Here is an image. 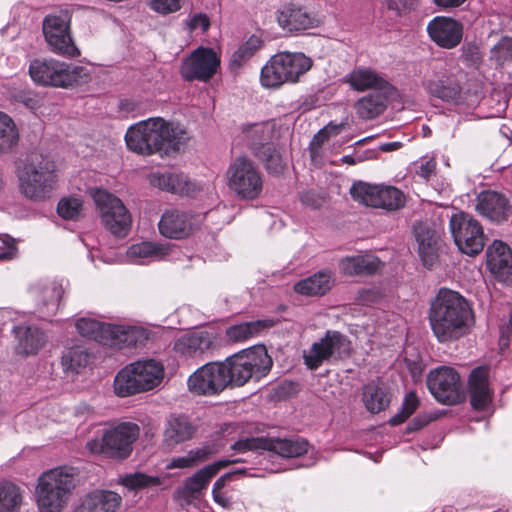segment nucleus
I'll return each instance as SVG.
<instances>
[{"instance_id":"obj_18","label":"nucleus","mask_w":512,"mask_h":512,"mask_svg":"<svg viewBox=\"0 0 512 512\" xmlns=\"http://www.w3.org/2000/svg\"><path fill=\"white\" fill-rule=\"evenodd\" d=\"M422 86L432 98L454 104L461 100V84L443 63L437 62L430 66L423 77Z\"/></svg>"},{"instance_id":"obj_20","label":"nucleus","mask_w":512,"mask_h":512,"mask_svg":"<svg viewBox=\"0 0 512 512\" xmlns=\"http://www.w3.org/2000/svg\"><path fill=\"white\" fill-rule=\"evenodd\" d=\"M220 58L212 48L199 47L182 62L181 76L187 81H208L217 72Z\"/></svg>"},{"instance_id":"obj_19","label":"nucleus","mask_w":512,"mask_h":512,"mask_svg":"<svg viewBox=\"0 0 512 512\" xmlns=\"http://www.w3.org/2000/svg\"><path fill=\"white\" fill-rule=\"evenodd\" d=\"M188 388L196 395L214 396L231 387L223 361L208 362L188 378Z\"/></svg>"},{"instance_id":"obj_12","label":"nucleus","mask_w":512,"mask_h":512,"mask_svg":"<svg viewBox=\"0 0 512 512\" xmlns=\"http://www.w3.org/2000/svg\"><path fill=\"white\" fill-rule=\"evenodd\" d=\"M71 18L70 11L63 9L46 15L42 21V31L49 49L68 58L80 55L71 36Z\"/></svg>"},{"instance_id":"obj_2","label":"nucleus","mask_w":512,"mask_h":512,"mask_svg":"<svg viewBox=\"0 0 512 512\" xmlns=\"http://www.w3.org/2000/svg\"><path fill=\"white\" fill-rule=\"evenodd\" d=\"M190 140L188 131L161 117L149 118L130 126L125 134L129 150L152 155L157 152H179Z\"/></svg>"},{"instance_id":"obj_52","label":"nucleus","mask_w":512,"mask_h":512,"mask_svg":"<svg viewBox=\"0 0 512 512\" xmlns=\"http://www.w3.org/2000/svg\"><path fill=\"white\" fill-rule=\"evenodd\" d=\"M491 58L497 64L503 65L504 63L512 60V38H502L492 49Z\"/></svg>"},{"instance_id":"obj_44","label":"nucleus","mask_w":512,"mask_h":512,"mask_svg":"<svg viewBox=\"0 0 512 512\" xmlns=\"http://www.w3.org/2000/svg\"><path fill=\"white\" fill-rule=\"evenodd\" d=\"M363 401L367 410L375 414L388 407L390 397L384 388L371 383L364 387Z\"/></svg>"},{"instance_id":"obj_51","label":"nucleus","mask_w":512,"mask_h":512,"mask_svg":"<svg viewBox=\"0 0 512 512\" xmlns=\"http://www.w3.org/2000/svg\"><path fill=\"white\" fill-rule=\"evenodd\" d=\"M419 405L418 397L414 392L408 393L404 401L402 403V407L398 413H396L391 419L389 423L392 426L399 425L403 423L410 415H412Z\"/></svg>"},{"instance_id":"obj_55","label":"nucleus","mask_w":512,"mask_h":512,"mask_svg":"<svg viewBox=\"0 0 512 512\" xmlns=\"http://www.w3.org/2000/svg\"><path fill=\"white\" fill-rule=\"evenodd\" d=\"M390 10H394L399 15L407 14L415 10L418 6L417 0H386Z\"/></svg>"},{"instance_id":"obj_35","label":"nucleus","mask_w":512,"mask_h":512,"mask_svg":"<svg viewBox=\"0 0 512 512\" xmlns=\"http://www.w3.org/2000/svg\"><path fill=\"white\" fill-rule=\"evenodd\" d=\"M380 260L372 255L346 257L340 261V270L348 276L372 275L380 268Z\"/></svg>"},{"instance_id":"obj_36","label":"nucleus","mask_w":512,"mask_h":512,"mask_svg":"<svg viewBox=\"0 0 512 512\" xmlns=\"http://www.w3.org/2000/svg\"><path fill=\"white\" fill-rule=\"evenodd\" d=\"M345 82L352 89L357 91H365L367 89H384L387 81L375 71L367 68H357L345 77Z\"/></svg>"},{"instance_id":"obj_31","label":"nucleus","mask_w":512,"mask_h":512,"mask_svg":"<svg viewBox=\"0 0 512 512\" xmlns=\"http://www.w3.org/2000/svg\"><path fill=\"white\" fill-rule=\"evenodd\" d=\"M17 344L16 353L20 355H35L46 343L45 333L37 326H16L13 329Z\"/></svg>"},{"instance_id":"obj_49","label":"nucleus","mask_w":512,"mask_h":512,"mask_svg":"<svg viewBox=\"0 0 512 512\" xmlns=\"http://www.w3.org/2000/svg\"><path fill=\"white\" fill-rule=\"evenodd\" d=\"M122 484L129 489H143L159 486L161 479L157 476H150L141 472L125 475Z\"/></svg>"},{"instance_id":"obj_32","label":"nucleus","mask_w":512,"mask_h":512,"mask_svg":"<svg viewBox=\"0 0 512 512\" xmlns=\"http://www.w3.org/2000/svg\"><path fill=\"white\" fill-rule=\"evenodd\" d=\"M121 497L112 491H95L88 494L75 512H116Z\"/></svg>"},{"instance_id":"obj_63","label":"nucleus","mask_w":512,"mask_h":512,"mask_svg":"<svg viewBox=\"0 0 512 512\" xmlns=\"http://www.w3.org/2000/svg\"><path fill=\"white\" fill-rule=\"evenodd\" d=\"M243 472V469H237L235 471L225 473L215 481L212 491H221V489L226 485L228 481H231L235 475L241 474Z\"/></svg>"},{"instance_id":"obj_34","label":"nucleus","mask_w":512,"mask_h":512,"mask_svg":"<svg viewBox=\"0 0 512 512\" xmlns=\"http://www.w3.org/2000/svg\"><path fill=\"white\" fill-rule=\"evenodd\" d=\"M273 325L274 321L272 319L243 322L229 326L226 329L225 334L229 341L233 343H240L257 337L264 330L271 328Z\"/></svg>"},{"instance_id":"obj_50","label":"nucleus","mask_w":512,"mask_h":512,"mask_svg":"<svg viewBox=\"0 0 512 512\" xmlns=\"http://www.w3.org/2000/svg\"><path fill=\"white\" fill-rule=\"evenodd\" d=\"M82 211V201L78 198H63L59 201L57 212L66 220H77Z\"/></svg>"},{"instance_id":"obj_13","label":"nucleus","mask_w":512,"mask_h":512,"mask_svg":"<svg viewBox=\"0 0 512 512\" xmlns=\"http://www.w3.org/2000/svg\"><path fill=\"white\" fill-rule=\"evenodd\" d=\"M90 195L100 212L104 226L116 236H126L130 230L132 220L123 202L104 189H91Z\"/></svg>"},{"instance_id":"obj_54","label":"nucleus","mask_w":512,"mask_h":512,"mask_svg":"<svg viewBox=\"0 0 512 512\" xmlns=\"http://www.w3.org/2000/svg\"><path fill=\"white\" fill-rule=\"evenodd\" d=\"M17 254L15 241L8 235L0 236V261L13 259Z\"/></svg>"},{"instance_id":"obj_62","label":"nucleus","mask_w":512,"mask_h":512,"mask_svg":"<svg viewBox=\"0 0 512 512\" xmlns=\"http://www.w3.org/2000/svg\"><path fill=\"white\" fill-rule=\"evenodd\" d=\"M188 25L190 30L200 28L203 32H206L210 27V20L206 14L198 13L190 19Z\"/></svg>"},{"instance_id":"obj_30","label":"nucleus","mask_w":512,"mask_h":512,"mask_svg":"<svg viewBox=\"0 0 512 512\" xmlns=\"http://www.w3.org/2000/svg\"><path fill=\"white\" fill-rule=\"evenodd\" d=\"M196 429L184 415H172L166 422L163 431V446L173 449L177 445L191 439Z\"/></svg>"},{"instance_id":"obj_48","label":"nucleus","mask_w":512,"mask_h":512,"mask_svg":"<svg viewBox=\"0 0 512 512\" xmlns=\"http://www.w3.org/2000/svg\"><path fill=\"white\" fill-rule=\"evenodd\" d=\"M22 497L20 489L10 482H0V512H15Z\"/></svg>"},{"instance_id":"obj_8","label":"nucleus","mask_w":512,"mask_h":512,"mask_svg":"<svg viewBox=\"0 0 512 512\" xmlns=\"http://www.w3.org/2000/svg\"><path fill=\"white\" fill-rule=\"evenodd\" d=\"M29 74L36 84L62 88L84 83L88 79L83 66L53 58L34 59L29 65Z\"/></svg>"},{"instance_id":"obj_57","label":"nucleus","mask_w":512,"mask_h":512,"mask_svg":"<svg viewBox=\"0 0 512 512\" xmlns=\"http://www.w3.org/2000/svg\"><path fill=\"white\" fill-rule=\"evenodd\" d=\"M262 442L263 440L260 438L241 439L232 445V449L239 452L255 450L261 447Z\"/></svg>"},{"instance_id":"obj_45","label":"nucleus","mask_w":512,"mask_h":512,"mask_svg":"<svg viewBox=\"0 0 512 512\" xmlns=\"http://www.w3.org/2000/svg\"><path fill=\"white\" fill-rule=\"evenodd\" d=\"M243 132L254 155L256 151H260L266 145L270 144L267 141L270 139L271 129L266 123H254L247 125L243 129Z\"/></svg>"},{"instance_id":"obj_14","label":"nucleus","mask_w":512,"mask_h":512,"mask_svg":"<svg viewBox=\"0 0 512 512\" xmlns=\"http://www.w3.org/2000/svg\"><path fill=\"white\" fill-rule=\"evenodd\" d=\"M450 232L459 250L467 255L479 254L485 246L481 223L466 212L453 214L449 221Z\"/></svg>"},{"instance_id":"obj_21","label":"nucleus","mask_w":512,"mask_h":512,"mask_svg":"<svg viewBox=\"0 0 512 512\" xmlns=\"http://www.w3.org/2000/svg\"><path fill=\"white\" fill-rule=\"evenodd\" d=\"M475 202V211L491 223L501 224L512 217V204L503 193L484 190L477 195Z\"/></svg>"},{"instance_id":"obj_47","label":"nucleus","mask_w":512,"mask_h":512,"mask_svg":"<svg viewBox=\"0 0 512 512\" xmlns=\"http://www.w3.org/2000/svg\"><path fill=\"white\" fill-rule=\"evenodd\" d=\"M254 156L264 164L267 172L270 174L280 175L286 167L282 155L271 143L262 148V150L256 151Z\"/></svg>"},{"instance_id":"obj_40","label":"nucleus","mask_w":512,"mask_h":512,"mask_svg":"<svg viewBox=\"0 0 512 512\" xmlns=\"http://www.w3.org/2000/svg\"><path fill=\"white\" fill-rule=\"evenodd\" d=\"M19 142V132L13 119L0 112V154L10 153Z\"/></svg>"},{"instance_id":"obj_46","label":"nucleus","mask_w":512,"mask_h":512,"mask_svg":"<svg viewBox=\"0 0 512 512\" xmlns=\"http://www.w3.org/2000/svg\"><path fill=\"white\" fill-rule=\"evenodd\" d=\"M386 107L385 98L379 94H368L359 99L355 105L357 114L363 119H373L381 114Z\"/></svg>"},{"instance_id":"obj_39","label":"nucleus","mask_w":512,"mask_h":512,"mask_svg":"<svg viewBox=\"0 0 512 512\" xmlns=\"http://www.w3.org/2000/svg\"><path fill=\"white\" fill-rule=\"evenodd\" d=\"M215 446H202L200 448L190 450L186 455L173 458L168 464V469L189 468L201 462L208 460L212 455L217 453Z\"/></svg>"},{"instance_id":"obj_41","label":"nucleus","mask_w":512,"mask_h":512,"mask_svg":"<svg viewBox=\"0 0 512 512\" xmlns=\"http://www.w3.org/2000/svg\"><path fill=\"white\" fill-rule=\"evenodd\" d=\"M169 246L167 244H159L153 242H142L132 245L128 249V255L142 261L160 260L169 254Z\"/></svg>"},{"instance_id":"obj_4","label":"nucleus","mask_w":512,"mask_h":512,"mask_svg":"<svg viewBox=\"0 0 512 512\" xmlns=\"http://www.w3.org/2000/svg\"><path fill=\"white\" fill-rule=\"evenodd\" d=\"M231 387H242L250 380L259 381L272 367V359L263 345L243 349L224 361Z\"/></svg>"},{"instance_id":"obj_43","label":"nucleus","mask_w":512,"mask_h":512,"mask_svg":"<svg viewBox=\"0 0 512 512\" xmlns=\"http://www.w3.org/2000/svg\"><path fill=\"white\" fill-rule=\"evenodd\" d=\"M263 41L256 35L250 36L238 49L232 54L230 58V68L236 71L243 67L262 47Z\"/></svg>"},{"instance_id":"obj_24","label":"nucleus","mask_w":512,"mask_h":512,"mask_svg":"<svg viewBox=\"0 0 512 512\" xmlns=\"http://www.w3.org/2000/svg\"><path fill=\"white\" fill-rule=\"evenodd\" d=\"M413 234L418 244V254L427 268H432L437 262L441 248L440 233L435 224L425 221L413 226Z\"/></svg>"},{"instance_id":"obj_61","label":"nucleus","mask_w":512,"mask_h":512,"mask_svg":"<svg viewBox=\"0 0 512 512\" xmlns=\"http://www.w3.org/2000/svg\"><path fill=\"white\" fill-rule=\"evenodd\" d=\"M170 181V173H153L150 176V182L153 186L167 192H170Z\"/></svg>"},{"instance_id":"obj_26","label":"nucleus","mask_w":512,"mask_h":512,"mask_svg":"<svg viewBox=\"0 0 512 512\" xmlns=\"http://www.w3.org/2000/svg\"><path fill=\"white\" fill-rule=\"evenodd\" d=\"M487 266L495 279L512 285V250L502 241L495 240L487 249Z\"/></svg>"},{"instance_id":"obj_23","label":"nucleus","mask_w":512,"mask_h":512,"mask_svg":"<svg viewBox=\"0 0 512 512\" xmlns=\"http://www.w3.org/2000/svg\"><path fill=\"white\" fill-rule=\"evenodd\" d=\"M217 333L198 330L185 333L174 342V350L185 357H198L219 347Z\"/></svg>"},{"instance_id":"obj_58","label":"nucleus","mask_w":512,"mask_h":512,"mask_svg":"<svg viewBox=\"0 0 512 512\" xmlns=\"http://www.w3.org/2000/svg\"><path fill=\"white\" fill-rule=\"evenodd\" d=\"M300 200L303 205L311 209H318L322 206L324 199L313 191H305L300 195Z\"/></svg>"},{"instance_id":"obj_56","label":"nucleus","mask_w":512,"mask_h":512,"mask_svg":"<svg viewBox=\"0 0 512 512\" xmlns=\"http://www.w3.org/2000/svg\"><path fill=\"white\" fill-rule=\"evenodd\" d=\"M180 0H152L151 8L162 14H168L179 10Z\"/></svg>"},{"instance_id":"obj_25","label":"nucleus","mask_w":512,"mask_h":512,"mask_svg":"<svg viewBox=\"0 0 512 512\" xmlns=\"http://www.w3.org/2000/svg\"><path fill=\"white\" fill-rule=\"evenodd\" d=\"M202 221L201 215L172 210L165 212L159 221L160 233L171 239H183L189 236Z\"/></svg>"},{"instance_id":"obj_29","label":"nucleus","mask_w":512,"mask_h":512,"mask_svg":"<svg viewBox=\"0 0 512 512\" xmlns=\"http://www.w3.org/2000/svg\"><path fill=\"white\" fill-rule=\"evenodd\" d=\"M277 22L287 32H298L316 26V19L302 7L287 5L277 11Z\"/></svg>"},{"instance_id":"obj_59","label":"nucleus","mask_w":512,"mask_h":512,"mask_svg":"<svg viewBox=\"0 0 512 512\" xmlns=\"http://www.w3.org/2000/svg\"><path fill=\"white\" fill-rule=\"evenodd\" d=\"M436 162L433 159H427L421 161L416 168V174L424 180H429L430 177L435 173Z\"/></svg>"},{"instance_id":"obj_6","label":"nucleus","mask_w":512,"mask_h":512,"mask_svg":"<svg viewBox=\"0 0 512 512\" xmlns=\"http://www.w3.org/2000/svg\"><path fill=\"white\" fill-rule=\"evenodd\" d=\"M313 65L310 57L301 52H280L262 67L260 83L264 88L276 89L285 83H297Z\"/></svg>"},{"instance_id":"obj_22","label":"nucleus","mask_w":512,"mask_h":512,"mask_svg":"<svg viewBox=\"0 0 512 512\" xmlns=\"http://www.w3.org/2000/svg\"><path fill=\"white\" fill-rule=\"evenodd\" d=\"M427 33L430 39L440 48L453 49L462 39L463 24L451 17L436 16L427 24Z\"/></svg>"},{"instance_id":"obj_53","label":"nucleus","mask_w":512,"mask_h":512,"mask_svg":"<svg viewBox=\"0 0 512 512\" xmlns=\"http://www.w3.org/2000/svg\"><path fill=\"white\" fill-rule=\"evenodd\" d=\"M170 192L175 194H189L191 192V183L188 177L182 173H170Z\"/></svg>"},{"instance_id":"obj_27","label":"nucleus","mask_w":512,"mask_h":512,"mask_svg":"<svg viewBox=\"0 0 512 512\" xmlns=\"http://www.w3.org/2000/svg\"><path fill=\"white\" fill-rule=\"evenodd\" d=\"M468 388L471 406L476 410H484L492 400L487 366H478L471 371Z\"/></svg>"},{"instance_id":"obj_42","label":"nucleus","mask_w":512,"mask_h":512,"mask_svg":"<svg viewBox=\"0 0 512 512\" xmlns=\"http://www.w3.org/2000/svg\"><path fill=\"white\" fill-rule=\"evenodd\" d=\"M90 361L89 353L81 346H74L64 351L61 364L66 373L78 374Z\"/></svg>"},{"instance_id":"obj_10","label":"nucleus","mask_w":512,"mask_h":512,"mask_svg":"<svg viewBox=\"0 0 512 512\" xmlns=\"http://www.w3.org/2000/svg\"><path fill=\"white\" fill-rule=\"evenodd\" d=\"M139 434L140 427L136 423L122 422L106 429L101 439L89 441L87 447L93 453H102L112 459H126Z\"/></svg>"},{"instance_id":"obj_7","label":"nucleus","mask_w":512,"mask_h":512,"mask_svg":"<svg viewBox=\"0 0 512 512\" xmlns=\"http://www.w3.org/2000/svg\"><path fill=\"white\" fill-rule=\"evenodd\" d=\"M164 377L163 365L153 359L136 361L121 369L114 380V391L120 397L152 390Z\"/></svg>"},{"instance_id":"obj_15","label":"nucleus","mask_w":512,"mask_h":512,"mask_svg":"<svg viewBox=\"0 0 512 512\" xmlns=\"http://www.w3.org/2000/svg\"><path fill=\"white\" fill-rule=\"evenodd\" d=\"M351 341L339 331L328 330L324 337L314 342L308 352H304V362L310 370L318 369L323 362L333 358L346 359L351 354Z\"/></svg>"},{"instance_id":"obj_28","label":"nucleus","mask_w":512,"mask_h":512,"mask_svg":"<svg viewBox=\"0 0 512 512\" xmlns=\"http://www.w3.org/2000/svg\"><path fill=\"white\" fill-rule=\"evenodd\" d=\"M237 462H240V460H219L198 470L185 481L183 487L184 496L186 498L197 499L202 490L207 487L209 481L220 469Z\"/></svg>"},{"instance_id":"obj_1","label":"nucleus","mask_w":512,"mask_h":512,"mask_svg":"<svg viewBox=\"0 0 512 512\" xmlns=\"http://www.w3.org/2000/svg\"><path fill=\"white\" fill-rule=\"evenodd\" d=\"M428 320L436 339L448 343L468 334L474 315L470 303L459 292L440 288L430 301Z\"/></svg>"},{"instance_id":"obj_33","label":"nucleus","mask_w":512,"mask_h":512,"mask_svg":"<svg viewBox=\"0 0 512 512\" xmlns=\"http://www.w3.org/2000/svg\"><path fill=\"white\" fill-rule=\"evenodd\" d=\"M32 293L46 308L48 314H54L58 311L60 301L64 294V287L58 281L38 282L31 288Z\"/></svg>"},{"instance_id":"obj_17","label":"nucleus","mask_w":512,"mask_h":512,"mask_svg":"<svg viewBox=\"0 0 512 512\" xmlns=\"http://www.w3.org/2000/svg\"><path fill=\"white\" fill-rule=\"evenodd\" d=\"M350 194L355 201L387 211L399 210L405 204L403 192L393 186L371 185L359 181L351 186Z\"/></svg>"},{"instance_id":"obj_64","label":"nucleus","mask_w":512,"mask_h":512,"mask_svg":"<svg viewBox=\"0 0 512 512\" xmlns=\"http://www.w3.org/2000/svg\"><path fill=\"white\" fill-rule=\"evenodd\" d=\"M327 139L326 130L319 131L312 139L310 143L311 154L314 155L317 152V149L322 145V143Z\"/></svg>"},{"instance_id":"obj_9","label":"nucleus","mask_w":512,"mask_h":512,"mask_svg":"<svg viewBox=\"0 0 512 512\" xmlns=\"http://www.w3.org/2000/svg\"><path fill=\"white\" fill-rule=\"evenodd\" d=\"M227 186L240 200H255L260 197L264 178L258 166L246 156H238L226 171Z\"/></svg>"},{"instance_id":"obj_3","label":"nucleus","mask_w":512,"mask_h":512,"mask_svg":"<svg viewBox=\"0 0 512 512\" xmlns=\"http://www.w3.org/2000/svg\"><path fill=\"white\" fill-rule=\"evenodd\" d=\"M73 467H57L42 473L36 487L39 512H60L76 486Z\"/></svg>"},{"instance_id":"obj_60","label":"nucleus","mask_w":512,"mask_h":512,"mask_svg":"<svg viewBox=\"0 0 512 512\" xmlns=\"http://www.w3.org/2000/svg\"><path fill=\"white\" fill-rule=\"evenodd\" d=\"M512 340V311L509 315V319L506 323H504L500 327V339L499 344L501 349L509 346L510 341Z\"/></svg>"},{"instance_id":"obj_5","label":"nucleus","mask_w":512,"mask_h":512,"mask_svg":"<svg viewBox=\"0 0 512 512\" xmlns=\"http://www.w3.org/2000/svg\"><path fill=\"white\" fill-rule=\"evenodd\" d=\"M18 181L27 199L40 202L50 198L57 183L55 162L43 155L32 158L19 170Z\"/></svg>"},{"instance_id":"obj_37","label":"nucleus","mask_w":512,"mask_h":512,"mask_svg":"<svg viewBox=\"0 0 512 512\" xmlns=\"http://www.w3.org/2000/svg\"><path fill=\"white\" fill-rule=\"evenodd\" d=\"M333 286V279L329 272H318L312 276L295 283L294 290L306 296H321Z\"/></svg>"},{"instance_id":"obj_38","label":"nucleus","mask_w":512,"mask_h":512,"mask_svg":"<svg viewBox=\"0 0 512 512\" xmlns=\"http://www.w3.org/2000/svg\"><path fill=\"white\" fill-rule=\"evenodd\" d=\"M268 449L285 458L299 457L308 451V442L302 438L272 439Z\"/></svg>"},{"instance_id":"obj_11","label":"nucleus","mask_w":512,"mask_h":512,"mask_svg":"<svg viewBox=\"0 0 512 512\" xmlns=\"http://www.w3.org/2000/svg\"><path fill=\"white\" fill-rule=\"evenodd\" d=\"M75 326L83 337L118 349L134 347L144 341L138 339L139 330L136 327L106 324L90 318L77 320Z\"/></svg>"},{"instance_id":"obj_16","label":"nucleus","mask_w":512,"mask_h":512,"mask_svg":"<svg viewBox=\"0 0 512 512\" xmlns=\"http://www.w3.org/2000/svg\"><path fill=\"white\" fill-rule=\"evenodd\" d=\"M427 387L437 402L444 405L461 403L465 396L459 373L453 367L440 366L427 375Z\"/></svg>"}]
</instances>
